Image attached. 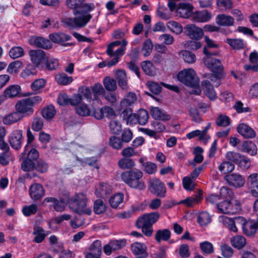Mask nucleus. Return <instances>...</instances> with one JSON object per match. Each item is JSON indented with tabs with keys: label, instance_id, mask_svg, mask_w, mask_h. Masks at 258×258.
<instances>
[{
	"label": "nucleus",
	"instance_id": "052dcab7",
	"mask_svg": "<svg viewBox=\"0 0 258 258\" xmlns=\"http://www.w3.org/2000/svg\"><path fill=\"white\" fill-rule=\"evenodd\" d=\"M24 54V49L20 46H16L12 48L9 51L10 57L15 59L23 56Z\"/></svg>",
	"mask_w": 258,
	"mask_h": 258
},
{
	"label": "nucleus",
	"instance_id": "2eb2a0df",
	"mask_svg": "<svg viewBox=\"0 0 258 258\" xmlns=\"http://www.w3.org/2000/svg\"><path fill=\"white\" fill-rule=\"evenodd\" d=\"M9 142L12 148L19 150L22 146V131L18 130L14 131L9 137Z\"/></svg>",
	"mask_w": 258,
	"mask_h": 258
},
{
	"label": "nucleus",
	"instance_id": "58836bf2",
	"mask_svg": "<svg viewBox=\"0 0 258 258\" xmlns=\"http://www.w3.org/2000/svg\"><path fill=\"white\" fill-rule=\"evenodd\" d=\"M141 67L145 73L150 76H154L156 74V69L153 63L149 60H146L142 62Z\"/></svg>",
	"mask_w": 258,
	"mask_h": 258
},
{
	"label": "nucleus",
	"instance_id": "4be33fe9",
	"mask_svg": "<svg viewBox=\"0 0 258 258\" xmlns=\"http://www.w3.org/2000/svg\"><path fill=\"white\" fill-rule=\"evenodd\" d=\"M219 221L229 230L234 232H237V228L235 225L239 220L238 218L232 219L225 216H220L219 217Z\"/></svg>",
	"mask_w": 258,
	"mask_h": 258
},
{
	"label": "nucleus",
	"instance_id": "6e6d98bb",
	"mask_svg": "<svg viewBox=\"0 0 258 258\" xmlns=\"http://www.w3.org/2000/svg\"><path fill=\"white\" fill-rule=\"evenodd\" d=\"M182 58L185 62L188 63H193L196 60L195 54L188 50H183L181 52Z\"/></svg>",
	"mask_w": 258,
	"mask_h": 258
},
{
	"label": "nucleus",
	"instance_id": "4468645a",
	"mask_svg": "<svg viewBox=\"0 0 258 258\" xmlns=\"http://www.w3.org/2000/svg\"><path fill=\"white\" fill-rule=\"evenodd\" d=\"M184 33L191 39H200L203 36L202 29L197 27L195 24H188L184 27Z\"/></svg>",
	"mask_w": 258,
	"mask_h": 258
},
{
	"label": "nucleus",
	"instance_id": "de8ad7c7",
	"mask_svg": "<svg viewBox=\"0 0 258 258\" xmlns=\"http://www.w3.org/2000/svg\"><path fill=\"white\" fill-rule=\"evenodd\" d=\"M59 66V63L57 59L54 58H49L47 57L45 60L44 69L49 70L52 71L55 70Z\"/></svg>",
	"mask_w": 258,
	"mask_h": 258
},
{
	"label": "nucleus",
	"instance_id": "8fccbe9b",
	"mask_svg": "<svg viewBox=\"0 0 258 258\" xmlns=\"http://www.w3.org/2000/svg\"><path fill=\"white\" fill-rule=\"evenodd\" d=\"M231 242L233 246L238 249H240L245 245L246 240L243 236L237 235L233 237L231 239Z\"/></svg>",
	"mask_w": 258,
	"mask_h": 258
},
{
	"label": "nucleus",
	"instance_id": "69168bd1",
	"mask_svg": "<svg viewBox=\"0 0 258 258\" xmlns=\"http://www.w3.org/2000/svg\"><path fill=\"white\" fill-rule=\"evenodd\" d=\"M198 222L201 226H205L211 222V218L206 212H202L199 214Z\"/></svg>",
	"mask_w": 258,
	"mask_h": 258
},
{
	"label": "nucleus",
	"instance_id": "1a4fd4ad",
	"mask_svg": "<svg viewBox=\"0 0 258 258\" xmlns=\"http://www.w3.org/2000/svg\"><path fill=\"white\" fill-rule=\"evenodd\" d=\"M6 135V131L3 127H0V149L4 151V152L0 154V163L5 166L9 164V155L8 152L9 151L10 147L7 143L4 140V138Z\"/></svg>",
	"mask_w": 258,
	"mask_h": 258
},
{
	"label": "nucleus",
	"instance_id": "dca6fc26",
	"mask_svg": "<svg viewBox=\"0 0 258 258\" xmlns=\"http://www.w3.org/2000/svg\"><path fill=\"white\" fill-rule=\"evenodd\" d=\"M131 249L136 258H147L148 256L147 247L144 243H134L131 245Z\"/></svg>",
	"mask_w": 258,
	"mask_h": 258
},
{
	"label": "nucleus",
	"instance_id": "20e7f679",
	"mask_svg": "<svg viewBox=\"0 0 258 258\" xmlns=\"http://www.w3.org/2000/svg\"><path fill=\"white\" fill-rule=\"evenodd\" d=\"M143 175V172L140 170L134 169L123 172L121 175V177L131 187L143 190L145 188V183L141 180Z\"/></svg>",
	"mask_w": 258,
	"mask_h": 258
},
{
	"label": "nucleus",
	"instance_id": "f257e3e1",
	"mask_svg": "<svg viewBox=\"0 0 258 258\" xmlns=\"http://www.w3.org/2000/svg\"><path fill=\"white\" fill-rule=\"evenodd\" d=\"M85 0H67L66 5L73 10L74 18H64L62 22L70 28H81L89 23L92 16L89 13L95 9L93 3H85Z\"/></svg>",
	"mask_w": 258,
	"mask_h": 258
},
{
	"label": "nucleus",
	"instance_id": "e2e57ef3",
	"mask_svg": "<svg viewBox=\"0 0 258 258\" xmlns=\"http://www.w3.org/2000/svg\"><path fill=\"white\" fill-rule=\"evenodd\" d=\"M35 162L29 158H25L21 164V168L25 171H29L34 169Z\"/></svg>",
	"mask_w": 258,
	"mask_h": 258
},
{
	"label": "nucleus",
	"instance_id": "a878e982",
	"mask_svg": "<svg viewBox=\"0 0 258 258\" xmlns=\"http://www.w3.org/2000/svg\"><path fill=\"white\" fill-rule=\"evenodd\" d=\"M240 150L243 152L253 156L257 153V147L256 145L251 141H243L241 146Z\"/></svg>",
	"mask_w": 258,
	"mask_h": 258
},
{
	"label": "nucleus",
	"instance_id": "6e6552de",
	"mask_svg": "<svg viewBox=\"0 0 258 258\" xmlns=\"http://www.w3.org/2000/svg\"><path fill=\"white\" fill-rule=\"evenodd\" d=\"M28 54L31 62L43 70L45 60L47 57L46 53L41 49H32L29 50Z\"/></svg>",
	"mask_w": 258,
	"mask_h": 258
},
{
	"label": "nucleus",
	"instance_id": "c756f323",
	"mask_svg": "<svg viewBox=\"0 0 258 258\" xmlns=\"http://www.w3.org/2000/svg\"><path fill=\"white\" fill-rule=\"evenodd\" d=\"M248 183H249L251 195L255 197H258V174L253 173L248 178Z\"/></svg>",
	"mask_w": 258,
	"mask_h": 258
},
{
	"label": "nucleus",
	"instance_id": "aec40b11",
	"mask_svg": "<svg viewBox=\"0 0 258 258\" xmlns=\"http://www.w3.org/2000/svg\"><path fill=\"white\" fill-rule=\"evenodd\" d=\"M237 131L246 139L253 138L256 136L255 131L251 127L245 123L239 124L237 127Z\"/></svg>",
	"mask_w": 258,
	"mask_h": 258
},
{
	"label": "nucleus",
	"instance_id": "c9c22d12",
	"mask_svg": "<svg viewBox=\"0 0 258 258\" xmlns=\"http://www.w3.org/2000/svg\"><path fill=\"white\" fill-rule=\"evenodd\" d=\"M202 192L199 191L198 193L194 197H191L181 201L180 203L186 205L189 207H193L199 203L202 199Z\"/></svg>",
	"mask_w": 258,
	"mask_h": 258
},
{
	"label": "nucleus",
	"instance_id": "0e129e2a",
	"mask_svg": "<svg viewBox=\"0 0 258 258\" xmlns=\"http://www.w3.org/2000/svg\"><path fill=\"white\" fill-rule=\"evenodd\" d=\"M43 119L40 117H35L32 122V129L35 132L40 131L43 126Z\"/></svg>",
	"mask_w": 258,
	"mask_h": 258
},
{
	"label": "nucleus",
	"instance_id": "37998d69",
	"mask_svg": "<svg viewBox=\"0 0 258 258\" xmlns=\"http://www.w3.org/2000/svg\"><path fill=\"white\" fill-rule=\"evenodd\" d=\"M103 85L106 90L109 91H114L117 88L116 80L109 77H106L104 79Z\"/></svg>",
	"mask_w": 258,
	"mask_h": 258
},
{
	"label": "nucleus",
	"instance_id": "49530a36",
	"mask_svg": "<svg viewBox=\"0 0 258 258\" xmlns=\"http://www.w3.org/2000/svg\"><path fill=\"white\" fill-rule=\"evenodd\" d=\"M55 80L59 85H67L72 82L73 79L65 73H61L56 76Z\"/></svg>",
	"mask_w": 258,
	"mask_h": 258
},
{
	"label": "nucleus",
	"instance_id": "680f3d73",
	"mask_svg": "<svg viewBox=\"0 0 258 258\" xmlns=\"http://www.w3.org/2000/svg\"><path fill=\"white\" fill-rule=\"evenodd\" d=\"M76 113L81 116H87L90 115L91 111L86 104H81L76 106Z\"/></svg>",
	"mask_w": 258,
	"mask_h": 258
},
{
	"label": "nucleus",
	"instance_id": "c03bdc74",
	"mask_svg": "<svg viewBox=\"0 0 258 258\" xmlns=\"http://www.w3.org/2000/svg\"><path fill=\"white\" fill-rule=\"evenodd\" d=\"M136 226L138 228H141L142 232L145 235L148 237H150L153 232V226L147 224L143 222H138L137 220L136 221Z\"/></svg>",
	"mask_w": 258,
	"mask_h": 258
},
{
	"label": "nucleus",
	"instance_id": "7ed1b4c3",
	"mask_svg": "<svg viewBox=\"0 0 258 258\" xmlns=\"http://www.w3.org/2000/svg\"><path fill=\"white\" fill-rule=\"evenodd\" d=\"M205 66L213 73L209 75V79L215 87H218L220 85V81L224 78L225 73L224 67L221 61L219 59L212 57L203 58V59Z\"/></svg>",
	"mask_w": 258,
	"mask_h": 258
},
{
	"label": "nucleus",
	"instance_id": "a19ab883",
	"mask_svg": "<svg viewBox=\"0 0 258 258\" xmlns=\"http://www.w3.org/2000/svg\"><path fill=\"white\" fill-rule=\"evenodd\" d=\"M118 165L120 168L126 169L134 167L135 163L133 160L130 158H122L118 161Z\"/></svg>",
	"mask_w": 258,
	"mask_h": 258
},
{
	"label": "nucleus",
	"instance_id": "774afa93",
	"mask_svg": "<svg viewBox=\"0 0 258 258\" xmlns=\"http://www.w3.org/2000/svg\"><path fill=\"white\" fill-rule=\"evenodd\" d=\"M216 122L218 126L225 127L229 125L230 118L226 115L220 114L217 118Z\"/></svg>",
	"mask_w": 258,
	"mask_h": 258
},
{
	"label": "nucleus",
	"instance_id": "09e8293b",
	"mask_svg": "<svg viewBox=\"0 0 258 258\" xmlns=\"http://www.w3.org/2000/svg\"><path fill=\"white\" fill-rule=\"evenodd\" d=\"M33 234L35 235L33 241L36 243L42 242L46 236L44 230L40 227H34Z\"/></svg>",
	"mask_w": 258,
	"mask_h": 258
},
{
	"label": "nucleus",
	"instance_id": "393cba45",
	"mask_svg": "<svg viewBox=\"0 0 258 258\" xmlns=\"http://www.w3.org/2000/svg\"><path fill=\"white\" fill-rule=\"evenodd\" d=\"M193 10L192 5L188 4H180L176 10L177 16L184 18H188Z\"/></svg>",
	"mask_w": 258,
	"mask_h": 258
},
{
	"label": "nucleus",
	"instance_id": "4d7b16f0",
	"mask_svg": "<svg viewBox=\"0 0 258 258\" xmlns=\"http://www.w3.org/2000/svg\"><path fill=\"white\" fill-rule=\"evenodd\" d=\"M167 27L170 30V31L176 34H180L183 30V28L181 25L175 21H170L168 22Z\"/></svg>",
	"mask_w": 258,
	"mask_h": 258
},
{
	"label": "nucleus",
	"instance_id": "6ab92c4d",
	"mask_svg": "<svg viewBox=\"0 0 258 258\" xmlns=\"http://www.w3.org/2000/svg\"><path fill=\"white\" fill-rule=\"evenodd\" d=\"M21 88L18 85L9 86L4 91V94L0 96V104L4 101L7 98H13L17 96L20 93Z\"/></svg>",
	"mask_w": 258,
	"mask_h": 258
},
{
	"label": "nucleus",
	"instance_id": "9b49d317",
	"mask_svg": "<svg viewBox=\"0 0 258 258\" xmlns=\"http://www.w3.org/2000/svg\"><path fill=\"white\" fill-rule=\"evenodd\" d=\"M29 43L31 45L44 49H49L52 47L51 41L41 36H31L29 39Z\"/></svg>",
	"mask_w": 258,
	"mask_h": 258
},
{
	"label": "nucleus",
	"instance_id": "3c124183",
	"mask_svg": "<svg viewBox=\"0 0 258 258\" xmlns=\"http://www.w3.org/2000/svg\"><path fill=\"white\" fill-rule=\"evenodd\" d=\"M109 145L114 149L119 150L123 146V143L122 140L117 137L112 136L109 140Z\"/></svg>",
	"mask_w": 258,
	"mask_h": 258
},
{
	"label": "nucleus",
	"instance_id": "473e14b6",
	"mask_svg": "<svg viewBox=\"0 0 258 258\" xmlns=\"http://www.w3.org/2000/svg\"><path fill=\"white\" fill-rule=\"evenodd\" d=\"M211 14L207 11L197 12L192 15V19L198 22H206L211 19Z\"/></svg>",
	"mask_w": 258,
	"mask_h": 258
},
{
	"label": "nucleus",
	"instance_id": "13d9d810",
	"mask_svg": "<svg viewBox=\"0 0 258 258\" xmlns=\"http://www.w3.org/2000/svg\"><path fill=\"white\" fill-rule=\"evenodd\" d=\"M189 114L193 121L199 123L203 120L200 112L196 108L190 107L188 110Z\"/></svg>",
	"mask_w": 258,
	"mask_h": 258
},
{
	"label": "nucleus",
	"instance_id": "412c9836",
	"mask_svg": "<svg viewBox=\"0 0 258 258\" xmlns=\"http://www.w3.org/2000/svg\"><path fill=\"white\" fill-rule=\"evenodd\" d=\"M202 87L205 95L210 100H214L217 98L216 93L213 88V85L209 80H204L201 83Z\"/></svg>",
	"mask_w": 258,
	"mask_h": 258
},
{
	"label": "nucleus",
	"instance_id": "7c9ffc66",
	"mask_svg": "<svg viewBox=\"0 0 258 258\" xmlns=\"http://www.w3.org/2000/svg\"><path fill=\"white\" fill-rule=\"evenodd\" d=\"M258 223L253 221H247L243 223L242 228L244 233L247 236H252L256 233Z\"/></svg>",
	"mask_w": 258,
	"mask_h": 258
},
{
	"label": "nucleus",
	"instance_id": "423d86ee",
	"mask_svg": "<svg viewBox=\"0 0 258 258\" xmlns=\"http://www.w3.org/2000/svg\"><path fill=\"white\" fill-rule=\"evenodd\" d=\"M217 207L221 213L225 214H235L241 209L240 204L236 200H225L217 204Z\"/></svg>",
	"mask_w": 258,
	"mask_h": 258
},
{
	"label": "nucleus",
	"instance_id": "338daca9",
	"mask_svg": "<svg viewBox=\"0 0 258 258\" xmlns=\"http://www.w3.org/2000/svg\"><path fill=\"white\" fill-rule=\"evenodd\" d=\"M106 206L101 200H97L94 203V211L97 214H100L105 211Z\"/></svg>",
	"mask_w": 258,
	"mask_h": 258
},
{
	"label": "nucleus",
	"instance_id": "a18cd8bd",
	"mask_svg": "<svg viewBox=\"0 0 258 258\" xmlns=\"http://www.w3.org/2000/svg\"><path fill=\"white\" fill-rule=\"evenodd\" d=\"M55 113L56 111L55 108L52 105H49L44 107L41 111L42 116L47 120H49L53 118Z\"/></svg>",
	"mask_w": 258,
	"mask_h": 258
},
{
	"label": "nucleus",
	"instance_id": "ea45409f",
	"mask_svg": "<svg viewBox=\"0 0 258 258\" xmlns=\"http://www.w3.org/2000/svg\"><path fill=\"white\" fill-rule=\"evenodd\" d=\"M227 43L233 49H242L244 47V41L241 39H231L227 38L226 40Z\"/></svg>",
	"mask_w": 258,
	"mask_h": 258
},
{
	"label": "nucleus",
	"instance_id": "9d476101",
	"mask_svg": "<svg viewBox=\"0 0 258 258\" xmlns=\"http://www.w3.org/2000/svg\"><path fill=\"white\" fill-rule=\"evenodd\" d=\"M16 110L24 116H30L34 112V109L27 98L23 99L17 102L15 105Z\"/></svg>",
	"mask_w": 258,
	"mask_h": 258
},
{
	"label": "nucleus",
	"instance_id": "f3484780",
	"mask_svg": "<svg viewBox=\"0 0 258 258\" xmlns=\"http://www.w3.org/2000/svg\"><path fill=\"white\" fill-rule=\"evenodd\" d=\"M29 195L31 198L35 200H39L44 195V189L39 183H34L29 188Z\"/></svg>",
	"mask_w": 258,
	"mask_h": 258
},
{
	"label": "nucleus",
	"instance_id": "bf43d9fd",
	"mask_svg": "<svg viewBox=\"0 0 258 258\" xmlns=\"http://www.w3.org/2000/svg\"><path fill=\"white\" fill-rule=\"evenodd\" d=\"M109 126L110 131L113 134L119 135L121 131V124L117 120H111Z\"/></svg>",
	"mask_w": 258,
	"mask_h": 258
},
{
	"label": "nucleus",
	"instance_id": "0eeeda50",
	"mask_svg": "<svg viewBox=\"0 0 258 258\" xmlns=\"http://www.w3.org/2000/svg\"><path fill=\"white\" fill-rule=\"evenodd\" d=\"M149 190L157 197L164 198L166 193V188L164 183L158 178H153L150 181Z\"/></svg>",
	"mask_w": 258,
	"mask_h": 258
},
{
	"label": "nucleus",
	"instance_id": "603ef678",
	"mask_svg": "<svg viewBox=\"0 0 258 258\" xmlns=\"http://www.w3.org/2000/svg\"><path fill=\"white\" fill-rule=\"evenodd\" d=\"M123 200V194H117L110 198L109 204L112 208H116L119 204L122 203Z\"/></svg>",
	"mask_w": 258,
	"mask_h": 258
},
{
	"label": "nucleus",
	"instance_id": "72a5a7b5",
	"mask_svg": "<svg viewBox=\"0 0 258 258\" xmlns=\"http://www.w3.org/2000/svg\"><path fill=\"white\" fill-rule=\"evenodd\" d=\"M49 38L55 43H61L69 40L71 36L62 32H58L49 34Z\"/></svg>",
	"mask_w": 258,
	"mask_h": 258
},
{
	"label": "nucleus",
	"instance_id": "4c0bfd02",
	"mask_svg": "<svg viewBox=\"0 0 258 258\" xmlns=\"http://www.w3.org/2000/svg\"><path fill=\"white\" fill-rule=\"evenodd\" d=\"M37 68L40 69V67H36V65L33 63H29L25 69L22 72L21 76L25 78L31 75L35 76L37 74Z\"/></svg>",
	"mask_w": 258,
	"mask_h": 258
},
{
	"label": "nucleus",
	"instance_id": "e433bc0d",
	"mask_svg": "<svg viewBox=\"0 0 258 258\" xmlns=\"http://www.w3.org/2000/svg\"><path fill=\"white\" fill-rule=\"evenodd\" d=\"M171 236V232L168 229L162 230H158L157 231L155 235V239L156 241L159 243L161 240L167 241Z\"/></svg>",
	"mask_w": 258,
	"mask_h": 258
},
{
	"label": "nucleus",
	"instance_id": "f8f14e48",
	"mask_svg": "<svg viewBox=\"0 0 258 258\" xmlns=\"http://www.w3.org/2000/svg\"><path fill=\"white\" fill-rule=\"evenodd\" d=\"M224 179L230 186L235 188L242 187L245 183L244 178L237 173L227 174L225 176Z\"/></svg>",
	"mask_w": 258,
	"mask_h": 258
},
{
	"label": "nucleus",
	"instance_id": "39448f33",
	"mask_svg": "<svg viewBox=\"0 0 258 258\" xmlns=\"http://www.w3.org/2000/svg\"><path fill=\"white\" fill-rule=\"evenodd\" d=\"M179 81L187 86L196 87L199 84L196 72L192 69H184L177 75Z\"/></svg>",
	"mask_w": 258,
	"mask_h": 258
},
{
	"label": "nucleus",
	"instance_id": "ddd939ff",
	"mask_svg": "<svg viewBox=\"0 0 258 258\" xmlns=\"http://www.w3.org/2000/svg\"><path fill=\"white\" fill-rule=\"evenodd\" d=\"M226 158L234 163L243 165L245 167L249 166V160L240 153L234 152H228L226 154Z\"/></svg>",
	"mask_w": 258,
	"mask_h": 258
},
{
	"label": "nucleus",
	"instance_id": "f03ea898",
	"mask_svg": "<svg viewBox=\"0 0 258 258\" xmlns=\"http://www.w3.org/2000/svg\"><path fill=\"white\" fill-rule=\"evenodd\" d=\"M43 202L52 203L53 207L57 212L63 211L66 204L69 203L71 209L79 215H90L92 212L91 209L87 207V199L83 193L77 194L70 199L69 194L67 192L64 197H60L59 200L53 197H47L44 199Z\"/></svg>",
	"mask_w": 258,
	"mask_h": 258
},
{
	"label": "nucleus",
	"instance_id": "c85d7f7f",
	"mask_svg": "<svg viewBox=\"0 0 258 258\" xmlns=\"http://www.w3.org/2000/svg\"><path fill=\"white\" fill-rule=\"evenodd\" d=\"M137 100L136 94L132 92H128L124 97V98L120 102V106L122 109L128 108L135 103Z\"/></svg>",
	"mask_w": 258,
	"mask_h": 258
},
{
	"label": "nucleus",
	"instance_id": "f704fd0d",
	"mask_svg": "<svg viewBox=\"0 0 258 258\" xmlns=\"http://www.w3.org/2000/svg\"><path fill=\"white\" fill-rule=\"evenodd\" d=\"M23 117V116L16 110L5 116L3 119V122L5 124L10 125L21 120Z\"/></svg>",
	"mask_w": 258,
	"mask_h": 258
},
{
	"label": "nucleus",
	"instance_id": "bb28decb",
	"mask_svg": "<svg viewBox=\"0 0 258 258\" xmlns=\"http://www.w3.org/2000/svg\"><path fill=\"white\" fill-rule=\"evenodd\" d=\"M116 78L119 87L122 90H127L128 89L127 79L126 72L124 70H120L117 71L116 73Z\"/></svg>",
	"mask_w": 258,
	"mask_h": 258
},
{
	"label": "nucleus",
	"instance_id": "cd10ccee",
	"mask_svg": "<svg viewBox=\"0 0 258 258\" xmlns=\"http://www.w3.org/2000/svg\"><path fill=\"white\" fill-rule=\"evenodd\" d=\"M132 112L131 108H127L124 109L122 112L123 119L126 120L127 124H134L138 123L137 114L133 113Z\"/></svg>",
	"mask_w": 258,
	"mask_h": 258
},
{
	"label": "nucleus",
	"instance_id": "2f4dec72",
	"mask_svg": "<svg viewBox=\"0 0 258 258\" xmlns=\"http://www.w3.org/2000/svg\"><path fill=\"white\" fill-rule=\"evenodd\" d=\"M152 117L156 120H168L171 118L169 115L161 110L159 107H153L151 109Z\"/></svg>",
	"mask_w": 258,
	"mask_h": 258
},
{
	"label": "nucleus",
	"instance_id": "5701e85b",
	"mask_svg": "<svg viewBox=\"0 0 258 258\" xmlns=\"http://www.w3.org/2000/svg\"><path fill=\"white\" fill-rule=\"evenodd\" d=\"M216 22L219 26L230 27L234 25V19L229 15L226 14H219L216 18Z\"/></svg>",
	"mask_w": 258,
	"mask_h": 258
},
{
	"label": "nucleus",
	"instance_id": "5fc2aeb1",
	"mask_svg": "<svg viewBox=\"0 0 258 258\" xmlns=\"http://www.w3.org/2000/svg\"><path fill=\"white\" fill-rule=\"evenodd\" d=\"M137 114L138 123L141 125L145 124L148 120L149 115L148 112L145 109H140Z\"/></svg>",
	"mask_w": 258,
	"mask_h": 258
},
{
	"label": "nucleus",
	"instance_id": "b1692460",
	"mask_svg": "<svg viewBox=\"0 0 258 258\" xmlns=\"http://www.w3.org/2000/svg\"><path fill=\"white\" fill-rule=\"evenodd\" d=\"M159 217V213L157 212H154L144 215L143 216L140 217L138 220V222H143L153 226V224L157 221Z\"/></svg>",
	"mask_w": 258,
	"mask_h": 258
},
{
	"label": "nucleus",
	"instance_id": "a211bd4d",
	"mask_svg": "<svg viewBox=\"0 0 258 258\" xmlns=\"http://www.w3.org/2000/svg\"><path fill=\"white\" fill-rule=\"evenodd\" d=\"M90 251L86 254V258H100L102 253L101 241L98 240L94 241L90 247Z\"/></svg>",
	"mask_w": 258,
	"mask_h": 258
},
{
	"label": "nucleus",
	"instance_id": "864d4df0",
	"mask_svg": "<svg viewBox=\"0 0 258 258\" xmlns=\"http://www.w3.org/2000/svg\"><path fill=\"white\" fill-rule=\"evenodd\" d=\"M235 168L234 165L229 161H224L219 166V170L226 174L232 172Z\"/></svg>",
	"mask_w": 258,
	"mask_h": 258
},
{
	"label": "nucleus",
	"instance_id": "79ce46f5",
	"mask_svg": "<svg viewBox=\"0 0 258 258\" xmlns=\"http://www.w3.org/2000/svg\"><path fill=\"white\" fill-rule=\"evenodd\" d=\"M91 91L93 96V100H96L99 96L103 95L105 91L102 85L96 83L91 87Z\"/></svg>",
	"mask_w": 258,
	"mask_h": 258
}]
</instances>
